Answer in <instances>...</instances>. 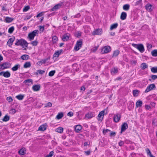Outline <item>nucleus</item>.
<instances>
[{
  "label": "nucleus",
  "mask_w": 157,
  "mask_h": 157,
  "mask_svg": "<svg viewBox=\"0 0 157 157\" xmlns=\"http://www.w3.org/2000/svg\"><path fill=\"white\" fill-rule=\"evenodd\" d=\"M15 44L17 46H24L25 47H27L28 46V43L26 40L23 39L19 40L17 39L16 42L15 43Z\"/></svg>",
  "instance_id": "obj_1"
},
{
  "label": "nucleus",
  "mask_w": 157,
  "mask_h": 157,
  "mask_svg": "<svg viewBox=\"0 0 157 157\" xmlns=\"http://www.w3.org/2000/svg\"><path fill=\"white\" fill-rule=\"evenodd\" d=\"M39 31L38 30H35L32 32L30 33L28 35V38L30 41L33 40L34 37L38 34Z\"/></svg>",
  "instance_id": "obj_2"
},
{
  "label": "nucleus",
  "mask_w": 157,
  "mask_h": 157,
  "mask_svg": "<svg viewBox=\"0 0 157 157\" xmlns=\"http://www.w3.org/2000/svg\"><path fill=\"white\" fill-rule=\"evenodd\" d=\"M132 46L138 49L141 52H143L144 51V48L143 45L142 44H132Z\"/></svg>",
  "instance_id": "obj_3"
},
{
  "label": "nucleus",
  "mask_w": 157,
  "mask_h": 157,
  "mask_svg": "<svg viewBox=\"0 0 157 157\" xmlns=\"http://www.w3.org/2000/svg\"><path fill=\"white\" fill-rule=\"evenodd\" d=\"M111 50V48L110 46H106L102 48L101 52L102 54L107 53L109 52Z\"/></svg>",
  "instance_id": "obj_4"
},
{
  "label": "nucleus",
  "mask_w": 157,
  "mask_h": 157,
  "mask_svg": "<svg viewBox=\"0 0 157 157\" xmlns=\"http://www.w3.org/2000/svg\"><path fill=\"white\" fill-rule=\"evenodd\" d=\"M11 64L8 62H5L0 65L1 68L2 70H4L10 67Z\"/></svg>",
  "instance_id": "obj_5"
},
{
  "label": "nucleus",
  "mask_w": 157,
  "mask_h": 157,
  "mask_svg": "<svg viewBox=\"0 0 157 157\" xmlns=\"http://www.w3.org/2000/svg\"><path fill=\"white\" fill-rule=\"evenodd\" d=\"M82 44V41L81 40L78 41L74 47V49L76 51L78 50L81 47Z\"/></svg>",
  "instance_id": "obj_6"
},
{
  "label": "nucleus",
  "mask_w": 157,
  "mask_h": 157,
  "mask_svg": "<svg viewBox=\"0 0 157 157\" xmlns=\"http://www.w3.org/2000/svg\"><path fill=\"white\" fill-rule=\"evenodd\" d=\"M105 114V110H102L100 112L98 116V121H101L103 119Z\"/></svg>",
  "instance_id": "obj_7"
},
{
  "label": "nucleus",
  "mask_w": 157,
  "mask_h": 157,
  "mask_svg": "<svg viewBox=\"0 0 157 157\" xmlns=\"http://www.w3.org/2000/svg\"><path fill=\"white\" fill-rule=\"evenodd\" d=\"M155 88V86L154 84H151L147 87L144 92L145 93H147L150 91L152 90Z\"/></svg>",
  "instance_id": "obj_8"
},
{
  "label": "nucleus",
  "mask_w": 157,
  "mask_h": 157,
  "mask_svg": "<svg viewBox=\"0 0 157 157\" xmlns=\"http://www.w3.org/2000/svg\"><path fill=\"white\" fill-rule=\"evenodd\" d=\"M10 73L9 71H1L0 72V75L3 76L5 78H9L10 76Z\"/></svg>",
  "instance_id": "obj_9"
},
{
  "label": "nucleus",
  "mask_w": 157,
  "mask_h": 157,
  "mask_svg": "<svg viewBox=\"0 0 157 157\" xmlns=\"http://www.w3.org/2000/svg\"><path fill=\"white\" fill-rule=\"evenodd\" d=\"M102 33V30L100 29H97L94 31L92 33L93 35H100Z\"/></svg>",
  "instance_id": "obj_10"
},
{
  "label": "nucleus",
  "mask_w": 157,
  "mask_h": 157,
  "mask_svg": "<svg viewBox=\"0 0 157 157\" xmlns=\"http://www.w3.org/2000/svg\"><path fill=\"white\" fill-rule=\"evenodd\" d=\"M128 128V125L126 123H124L121 125V133L124 132Z\"/></svg>",
  "instance_id": "obj_11"
},
{
  "label": "nucleus",
  "mask_w": 157,
  "mask_h": 157,
  "mask_svg": "<svg viewBox=\"0 0 157 157\" xmlns=\"http://www.w3.org/2000/svg\"><path fill=\"white\" fill-rule=\"evenodd\" d=\"M70 35L69 33H66L62 36V40L63 41H65L68 40L70 37Z\"/></svg>",
  "instance_id": "obj_12"
},
{
  "label": "nucleus",
  "mask_w": 157,
  "mask_h": 157,
  "mask_svg": "<svg viewBox=\"0 0 157 157\" xmlns=\"http://www.w3.org/2000/svg\"><path fill=\"white\" fill-rule=\"evenodd\" d=\"M120 118L121 115L119 114H117L114 115L113 119L115 122H118L120 120Z\"/></svg>",
  "instance_id": "obj_13"
},
{
  "label": "nucleus",
  "mask_w": 157,
  "mask_h": 157,
  "mask_svg": "<svg viewBox=\"0 0 157 157\" xmlns=\"http://www.w3.org/2000/svg\"><path fill=\"white\" fill-rule=\"evenodd\" d=\"M40 87L39 85H35L32 87V89L34 91H37L40 90Z\"/></svg>",
  "instance_id": "obj_14"
},
{
  "label": "nucleus",
  "mask_w": 157,
  "mask_h": 157,
  "mask_svg": "<svg viewBox=\"0 0 157 157\" xmlns=\"http://www.w3.org/2000/svg\"><path fill=\"white\" fill-rule=\"evenodd\" d=\"M62 3H59L55 6H54L51 9L52 11L56 10L59 9L60 6H62Z\"/></svg>",
  "instance_id": "obj_15"
},
{
  "label": "nucleus",
  "mask_w": 157,
  "mask_h": 157,
  "mask_svg": "<svg viewBox=\"0 0 157 157\" xmlns=\"http://www.w3.org/2000/svg\"><path fill=\"white\" fill-rule=\"evenodd\" d=\"M94 116V114L93 113H89L85 115V118L87 119H90L93 117Z\"/></svg>",
  "instance_id": "obj_16"
},
{
  "label": "nucleus",
  "mask_w": 157,
  "mask_h": 157,
  "mask_svg": "<svg viewBox=\"0 0 157 157\" xmlns=\"http://www.w3.org/2000/svg\"><path fill=\"white\" fill-rule=\"evenodd\" d=\"M152 5H151L150 4H147L146 6H145V8L146 9V10L149 12H151L152 10Z\"/></svg>",
  "instance_id": "obj_17"
},
{
  "label": "nucleus",
  "mask_w": 157,
  "mask_h": 157,
  "mask_svg": "<svg viewBox=\"0 0 157 157\" xmlns=\"http://www.w3.org/2000/svg\"><path fill=\"white\" fill-rule=\"evenodd\" d=\"M127 17V13L124 12L121 13V15L120 18L122 20H124L126 19Z\"/></svg>",
  "instance_id": "obj_18"
},
{
  "label": "nucleus",
  "mask_w": 157,
  "mask_h": 157,
  "mask_svg": "<svg viewBox=\"0 0 157 157\" xmlns=\"http://www.w3.org/2000/svg\"><path fill=\"white\" fill-rule=\"evenodd\" d=\"M14 37H13L10 38L7 41V44H9V46H10L12 44L14 40Z\"/></svg>",
  "instance_id": "obj_19"
},
{
  "label": "nucleus",
  "mask_w": 157,
  "mask_h": 157,
  "mask_svg": "<svg viewBox=\"0 0 157 157\" xmlns=\"http://www.w3.org/2000/svg\"><path fill=\"white\" fill-rule=\"evenodd\" d=\"M140 67L142 70H144L147 68L148 65L146 63H143L141 64Z\"/></svg>",
  "instance_id": "obj_20"
},
{
  "label": "nucleus",
  "mask_w": 157,
  "mask_h": 157,
  "mask_svg": "<svg viewBox=\"0 0 157 157\" xmlns=\"http://www.w3.org/2000/svg\"><path fill=\"white\" fill-rule=\"evenodd\" d=\"M82 126L80 125H77L75 126V131L77 132H78L82 129Z\"/></svg>",
  "instance_id": "obj_21"
},
{
  "label": "nucleus",
  "mask_w": 157,
  "mask_h": 157,
  "mask_svg": "<svg viewBox=\"0 0 157 157\" xmlns=\"http://www.w3.org/2000/svg\"><path fill=\"white\" fill-rule=\"evenodd\" d=\"M46 129V125L43 124L39 127L38 130L40 131H44Z\"/></svg>",
  "instance_id": "obj_22"
},
{
  "label": "nucleus",
  "mask_w": 157,
  "mask_h": 157,
  "mask_svg": "<svg viewBox=\"0 0 157 157\" xmlns=\"http://www.w3.org/2000/svg\"><path fill=\"white\" fill-rule=\"evenodd\" d=\"M50 59V58H48L46 59L41 60L40 61L38 62V63L40 64L41 65L45 63Z\"/></svg>",
  "instance_id": "obj_23"
},
{
  "label": "nucleus",
  "mask_w": 157,
  "mask_h": 157,
  "mask_svg": "<svg viewBox=\"0 0 157 157\" xmlns=\"http://www.w3.org/2000/svg\"><path fill=\"white\" fill-rule=\"evenodd\" d=\"M23 83L25 84L26 85H29V83H31V84H33V80L32 79H29L27 80H25Z\"/></svg>",
  "instance_id": "obj_24"
},
{
  "label": "nucleus",
  "mask_w": 157,
  "mask_h": 157,
  "mask_svg": "<svg viewBox=\"0 0 157 157\" xmlns=\"http://www.w3.org/2000/svg\"><path fill=\"white\" fill-rule=\"evenodd\" d=\"M20 65L19 64H17L15 65L11 69L13 71H17L19 68H20Z\"/></svg>",
  "instance_id": "obj_25"
},
{
  "label": "nucleus",
  "mask_w": 157,
  "mask_h": 157,
  "mask_svg": "<svg viewBox=\"0 0 157 157\" xmlns=\"http://www.w3.org/2000/svg\"><path fill=\"white\" fill-rule=\"evenodd\" d=\"M13 20V19L9 17H6L5 21L6 23H9L11 22Z\"/></svg>",
  "instance_id": "obj_26"
},
{
  "label": "nucleus",
  "mask_w": 157,
  "mask_h": 157,
  "mask_svg": "<svg viewBox=\"0 0 157 157\" xmlns=\"http://www.w3.org/2000/svg\"><path fill=\"white\" fill-rule=\"evenodd\" d=\"M63 117V113L60 112L58 113V115L56 116V118L57 119H60Z\"/></svg>",
  "instance_id": "obj_27"
},
{
  "label": "nucleus",
  "mask_w": 157,
  "mask_h": 157,
  "mask_svg": "<svg viewBox=\"0 0 157 157\" xmlns=\"http://www.w3.org/2000/svg\"><path fill=\"white\" fill-rule=\"evenodd\" d=\"M142 101L139 100L136 103V106L137 107H140L142 106Z\"/></svg>",
  "instance_id": "obj_28"
},
{
  "label": "nucleus",
  "mask_w": 157,
  "mask_h": 157,
  "mask_svg": "<svg viewBox=\"0 0 157 157\" xmlns=\"http://www.w3.org/2000/svg\"><path fill=\"white\" fill-rule=\"evenodd\" d=\"M29 58V56L26 54L23 55L21 57V59L23 60H27Z\"/></svg>",
  "instance_id": "obj_29"
},
{
  "label": "nucleus",
  "mask_w": 157,
  "mask_h": 157,
  "mask_svg": "<svg viewBox=\"0 0 157 157\" xmlns=\"http://www.w3.org/2000/svg\"><path fill=\"white\" fill-rule=\"evenodd\" d=\"M118 24L115 23L112 25L110 27V30H112L116 28L118 26Z\"/></svg>",
  "instance_id": "obj_30"
},
{
  "label": "nucleus",
  "mask_w": 157,
  "mask_h": 157,
  "mask_svg": "<svg viewBox=\"0 0 157 157\" xmlns=\"http://www.w3.org/2000/svg\"><path fill=\"white\" fill-rule=\"evenodd\" d=\"M129 8L130 5L128 4L124 5L123 7V10L126 11L128 10L129 9Z\"/></svg>",
  "instance_id": "obj_31"
},
{
  "label": "nucleus",
  "mask_w": 157,
  "mask_h": 157,
  "mask_svg": "<svg viewBox=\"0 0 157 157\" xmlns=\"http://www.w3.org/2000/svg\"><path fill=\"white\" fill-rule=\"evenodd\" d=\"M31 66L30 62H26L24 65V68H27L30 67Z\"/></svg>",
  "instance_id": "obj_32"
},
{
  "label": "nucleus",
  "mask_w": 157,
  "mask_h": 157,
  "mask_svg": "<svg viewBox=\"0 0 157 157\" xmlns=\"http://www.w3.org/2000/svg\"><path fill=\"white\" fill-rule=\"evenodd\" d=\"M52 42L53 44H55L58 40V37L56 36H54L52 37Z\"/></svg>",
  "instance_id": "obj_33"
},
{
  "label": "nucleus",
  "mask_w": 157,
  "mask_h": 157,
  "mask_svg": "<svg viewBox=\"0 0 157 157\" xmlns=\"http://www.w3.org/2000/svg\"><path fill=\"white\" fill-rule=\"evenodd\" d=\"M19 154L21 155H24L26 152V150L25 149H21L18 152Z\"/></svg>",
  "instance_id": "obj_34"
},
{
  "label": "nucleus",
  "mask_w": 157,
  "mask_h": 157,
  "mask_svg": "<svg viewBox=\"0 0 157 157\" xmlns=\"http://www.w3.org/2000/svg\"><path fill=\"white\" fill-rule=\"evenodd\" d=\"M120 51L119 50H116L114 51L113 55L112 57H116L119 54Z\"/></svg>",
  "instance_id": "obj_35"
},
{
  "label": "nucleus",
  "mask_w": 157,
  "mask_h": 157,
  "mask_svg": "<svg viewBox=\"0 0 157 157\" xmlns=\"http://www.w3.org/2000/svg\"><path fill=\"white\" fill-rule=\"evenodd\" d=\"M24 97V95L20 94L16 96V98L19 100H22Z\"/></svg>",
  "instance_id": "obj_36"
},
{
  "label": "nucleus",
  "mask_w": 157,
  "mask_h": 157,
  "mask_svg": "<svg viewBox=\"0 0 157 157\" xmlns=\"http://www.w3.org/2000/svg\"><path fill=\"white\" fill-rule=\"evenodd\" d=\"M10 120V117L7 115H6L2 119L3 121L6 122Z\"/></svg>",
  "instance_id": "obj_37"
},
{
  "label": "nucleus",
  "mask_w": 157,
  "mask_h": 157,
  "mask_svg": "<svg viewBox=\"0 0 157 157\" xmlns=\"http://www.w3.org/2000/svg\"><path fill=\"white\" fill-rule=\"evenodd\" d=\"M56 131L58 132L61 133L63 131V128L61 127L57 128L56 129Z\"/></svg>",
  "instance_id": "obj_38"
},
{
  "label": "nucleus",
  "mask_w": 157,
  "mask_h": 157,
  "mask_svg": "<svg viewBox=\"0 0 157 157\" xmlns=\"http://www.w3.org/2000/svg\"><path fill=\"white\" fill-rule=\"evenodd\" d=\"M151 54L153 56L156 57L157 56V50H154L151 52Z\"/></svg>",
  "instance_id": "obj_39"
},
{
  "label": "nucleus",
  "mask_w": 157,
  "mask_h": 157,
  "mask_svg": "<svg viewBox=\"0 0 157 157\" xmlns=\"http://www.w3.org/2000/svg\"><path fill=\"white\" fill-rule=\"evenodd\" d=\"M151 71L154 73H157V67H153L151 68Z\"/></svg>",
  "instance_id": "obj_40"
},
{
  "label": "nucleus",
  "mask_w": 157,
  "mask_h": 157,
  "mask_svg": "<svg viewBox=\"0 0 157 157\" xmlns=\"http://www.w3.org/2000/svg\"><path fill=\"white\" fill-rule=\"evenodd\" d=\"M151 79H149V81H151L152 80H154L157 79V75H152L151 76Z\"/></svg>",
  "instance_id": "obj_41"
},
{
  "label": "nucleus",
  "mask_w": 157,
  "mask_h": 157,
  "mask_svg": "<svg viewBox=\"0 0 157 157\" xmlns=\"http://www.w3.org/2000/svg\"><path fill=\"white\" fill-rule=\"evenodd\" d=\"M14 29L13 26H12L9 28L8 30V33H12Z\"/></svg>",
  "instance_id": "obj_42"
},
{
  "label": "nucleus",
  "mask_w": 157,
  "mask_h": 157,
  "mask_svg": "<svg viewBox=\"0 0 157 157\" xmlns=\"http://www.w3.org/2000/svg\"><path fill=\"white\" fill-rule=\"evenodd\" d=\"M60 52H59V51H57L55 52L53 55V57H58L59 55Z\"/></svg>",
  "instance_id": "obj_43"
},
{
  "label": "nucleus",
  "mask_w": 157,
  "mask_h": 157,
  "mask_svg": "<svg viewBox=\"0 0 157 157\" xmlns=\"http://www.w3.org/2000/svg\"><path fill=\"white\" fill-rule=\"evenodd\" d=\"M54 154V152L53 151H51L49 154L48 155H47L45 156V157H52Z\"/></svg>",
  "instance_id": "obj_44"
},
{
  "label": "nucleus",
  "mask_w": 157,
  "mask_h": 157,
  "mask_svg": "<svg viewBox=\"0 0 157 157\" xmlns=\"http://www.w3.org/2000/svg\"><path fill=\"white\" fill-rule=\"evenodd\" d=\"M111 71L112 73L115 74L117 72L118 70L117 68H113L111 69Z\"/></svg>",
  "instance_id": "obj_45"
},
{
  "label": "nucleus",
  "mask_w": 157,
  "mask_h": 157,
  "mask_svg": "<svg viewBox=\"0 0 157 157\" xmlns=\"http://www.w3.org/2000/svg\"><path fill=\"white\" fill-rule=\"evenodd\" d=\"M152 124L155 126L157 125V120L155 119H154L152 120Z\"/></svg>",
  "instance_id": "obj_46"
},
{
  "label": "nucleus",
  "mask_w": 157,
  "mask_h": 157,
  "mask_svg": "<svg viewBox=\"0 0 157 157\" xmlns=\"http://www.w3.org/2000/svg\"><path fill=\"white\" fill-rule=\"evenodd\" d=\"M133 93L134 96H137L138 95L139 92L137 90H133Z\"/></svg>",
  "instance_id": "obj_47"
},
{
  "label": "nucleus",
  "mask_w": 157,
  "mask_h": 157,
  "mask_svg": "<svg viewBox=\"0 0 157 157\" xmlns=\"http://www.w3.org/2000/svg\"><path fill=\"white\" fill-rule=\"evenodd\" d=\"M45 72V71L43 70H38L36 72L37 74L42 75Z\"/></svg>",
  "instance_id": "obj_48"
},
{
  "label": "nucleus",
  "mask_w": 157,
  "mask_h": 157,
  "mask_svg": "<svg viewBox=\"0 0 157 157\" xmlns=\"http://www.w3.org/2000/svg\"><path fill=\"white\" fill-rule=\"evenodd\" d=\"M55 73V71H50L49 73V75L50 76H52L54 75Z\"/></svg>",
  "instance_id": "obj_49"
},
{
  "label": "nucleus",
  "mask_w": 157,
  "mask_h": 157,
  "mask_svg": "<svg viewBox=\"0 0 157 157\" xmlns=\"http://www.w3.org/2000/svg\"><path fill=\"white\" fill-rule=\"evenodd\" d=\"M38 42L36 40H34L32 41L31 43V44L33 46H36L38 44Z\"/></svg>",
  "instance_id": "obj_50"
},
{
  "label": "nucleus",
  "mask_w": 157,
  "mask_h": 157,
  "mask_svg": "<svg viewBox=\"0 0 157 157\" xmlns=\"http://www.w3.org/2000/svg\"><path fill=\"white\" fill-rule=\"evenodd\" d=\"M110 131L108 129H103V133L104 135H105L107 133L110 132Z\"/></svg>",
  "instance_id": "obj_51"
},
{
  "label": "nucleus",
  "mask_w": 157,
  "mask_h": 157,
  "mask_svg": "<svg viewBox=\"0 0 157 157\" xmlns=\"http://www.w3.org/2000/svg\"><path fill=\"white\" fill-rule=\"evenodd\" d=\"M6 100L9 102H12L13 100V99L11 97H7L6 98Z\"/></svg>",
  "instance_id": "obj_52"
},
{
  "label": "nucleus",
  "mask_w": 157,
  "mask_h": 157,
  "mask_svg": "<svg viewBox=\"0 0 157 157\" xmlns=\"http://www.w3.org/2000/svg\"><path fill=\"white\" fill-rule=\"evenodd\" d=\"M52 103L50 102H48L46 104L45 107H51L52 106Z\"/></svg>",
  "instance_id": "obj_53"
},
{
  "label": "nucleus",
  "mask_w": 157,
  "mask_h": 157,
  "mask_svg": "<svg viewBox=\"0 0 157 157\" xmlns=\"http://www.w3.org/2000/svg\"><path fill=\"white\" fill-rule=\"evenodd\" d=\"M116 132H111L110 133L109 136H114L116 135Z\"/></svg>",
  "instance_id": "obj_54"
},
{
  "label": "nucleus",
  "mask_w": 157,
  "mask_h": 157,
  "mask_svg": "<svg viewBox=\"0 0 157 157\" xmlns=\"http://www.w3.org/2000/svg\"><path fill=\"white\" fill-rule=\"evenodd\" d=\"M30 8L29 6H25L23 9L24 12H26L28 11Z\"/></svg>",
  "instance_id": "obj_55"
},
{
  "label": "nucleus",
  "mask_w": 157,
  "mask_h": 157,
  "mask_svg": "<svg viewBox=\"0 0 157 157\" xmlns=\"http://www.w3.org/2000/svg\"><path fill=\"white\" fill-rule=\"evenodd\" d=\"M39 28H40V33L41 32H43L44 30V26H39Z\"/></svg>",
  "instance_id": "obj_56"
},
{
  "label": "nucleus",
  "mask_w": 157,
  "mask_h": 157,
  "mask_svg": "<svg viewBox=\"0 0 157 157\" xmlns=\"http://www.w3.org/2000/svg\"><path fill=\"white\" fill-rule=\"evenodd\" d=\"M16 113V110L14 109H12L10 110V113L14 114Z\"/></svg>",
  "instance_id": "obj_57"
},
{
  "label": "nucleus",
  "mask_w": 157,
  "mask_h": 157,
  "mask_svg": "<svg viewBox=\"0 0 157 157\" xmlns=\"http://www.w3.org/2000/svg\"><path fill=\"white\" fill-rule=\"evenodd\" d=\"M142 1V0H139L136 2L135 4V6L139 5L141 4Z\"/></svg>",
  "instance_id": "obj_58"
},
{
  "label": "nucleus",
  "mask_w": 157,
  "mask_h": 157,
  "mask_svg": "<svg viewBox=\"0 0 157 157\" xmlns=\"http://www.w3.org/2000/svg\"><path fill=\"white\" fill-rule=\"evenodd\" d=\"M146 151L147 153V155H150L151 154V151H150V150L148 149L147 148L146 149Z\"/></svg>",
  "instance_id": "obj_59"
},
{
  "label": "nucleus",
  "mask_w": 157,
  "mask_h": 157,
  "mask_svg": "<svg viewBox=\"0 0 157 157\" xmlns=\"http://www.w3.org/2000/svg\"><path fill=\"white\" fill-rule=\"evenodd\" d=\"M124 141H122V140H121L118 143V144H119V145L120 146H122L124 144Z\"/></svg>",
  "instance_id": "obj_60"
},
{
  "label": "nucleus",
  "mask_w": 157,
  "mask_h": 157,
  "mask_svg": "<svg viewBox=\"0 0 157 157\" xmlns=\"http://www.w3.org/2000/svg\"><path fill=\"white\" fill-rule=\"evenodd\" d=\"M44 12H41L40 13H38L37 15L36 16V17H41L43 16V13Z\"/></svg>",
  "instance_id": "obj_61"
},
{
  "label": "nucleus",
  "mask_w": 157,
  "mask_h": 157,
  "mask_svg": "<svg viewBox=\"0 0 157 157\" xmlns=\"http://www.w3.org/2000/svg\"><path fill=\"white\" fill-rule=\"evenodd\" d=\"M86 155H89L90 153V151L89 150L84 151Z\"/></svg>",
  "instance_id": "obj_62"
},
{
  "label": "nucleus",
  "mask_w": 157,
  "mask_h": 157,
  "mask_svg": "<svg viewBox=\"0 0 157 157\" xmlns=\"http://www.w3.org/2000/svg\"><path fill=\"white\" fill-rule=\"evenodd\" d=\"M147 47L148 49H151L152 48V46L151 44H147Z\"/></svg>",
  "instance_id": "obj_63"
},
{
  "label": "nucleus",
  "mask_w": 157,
  "mask_h": 157,
  "mask_svg": "<svg viewBox=\"0 0 157 157\" xmlns=\"http://www.w3.org/2000/svg\"><path fill=\"white\" fill-rule=\"evenodd\" d=\"M73 113L71 112H70L68 113L67 115L70 117H72L73 115Z\"/></svg>",
  "instance_id": "obj_64"
}]
</instances>
